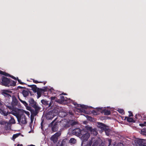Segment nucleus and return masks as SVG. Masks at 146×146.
Instances as JSON below:
<instances>
[{"label": "nucleus", "instance_id": "17", "mask_svg": "<svg viewBox=\"0 0 146 146\" xmlns=\"http://www.w3.org/2000/svg\"><path fill=\"white\" fill-rule=\"evenodd\" d=\"M28 86L32 88V90L34 92L36 93V92L38 88L35 85H28Z\"/></svg>", "mask_w": 146, "mask_h": 146}, {"label": "nucleus", "instance_id": "22", "mask_svg": "<svg viewBox=\"0 0 146 146\" xmlns=\"http://www.w3.org/2000/svg\"><path fill=\"white\" fill-rule=\"evenodd\" d=\"M67 139H66L62 140L60 145L59 146H66V141Z\"/></svg>", "mask_w": 146, "mask_h": 146}, {"label": "nucleus", "instance_id": "25", "mask_svg": "<svg viewBox=\"0 0 146 146\" xmlns=\"http://www.w3.org/2000/svg\"><path fill=\"white\" fill-rule=\"evenodd\" d=\"M56 98V97L55 96L51 97V101L49 103L48 107H50L51 106L52 104L53 103V101Z\"/></svg>", "mask_w": 146, "mask_h": 146}, {"label": "nucleus", "instance_id": "18", "mask_svg": "<svg viewBox=\"0 0 146 146\" xmlns=\"http://www.w3.org/2000/svg\"><path fill=\"white\" fill-rule=\"evenodd\" d=\"M29 92L30 93V92L29 91L23 90L22 92V94L23 96L24 97H26L29 95Z\"/></svg>", "mask_w": 146, "mask_h": 146}, {"label": "nucleus", "instance_id": "20", "mask_svg": "<svg viewBox=\"0 0 146 146\" xmlns=\"http://www.w3.org/2000/svg\"><path fill=\"white\" fill-rule=\"evenodd\" d=\"M127 119V121L129 122H134L135 121L133 119V118L131 117H125V119H124V120H125V119Z\"/></svg>", "mask_w": 146, "mask_h": 146}, {"label": "nucleus", "instance_id": "6", "mask_svg": "<svg viewBox=\"0 0 146 146\" xmlns=\"http://www.w3.org/2000/svg\"><path fill=\"white\" fill-rule=\"evenodd\" d=\"M6 110L7 109L5 108L4 105L1 102V104H0V113L4 116H6L9 114L8 112Z\"/></svg>", "mask_w": 146, "mask_h": 146}, {"label": "nucleus", "instance_id": "21", "mask_svg": "<svg viewBox=\"0 0 146 146\" xmlns=\"http://www.w3.org/2000/svg\"><path fill=\"white\" fill-rule=\"evenodd\" d=\"M36 92L37 95V98H39L41 96V94L42 92L41 88H38Z\"/></svg>", "mask_w": 146, "mask_h": 146}, {"label": "nucleus", "instance_id": "9", "mask_svg": "<svg viewBox=\"0 0 146 146\" xmlns=\"http://www.w3.org/2000/svg\"><path fill=\"white\" fill-rule=\"evenodd\" d=\"M74 105L76 106L77 107H80L81 108H80L79 110L81 112H83L84 113H86V111L84 109H87L88 108V106H87L84 105H81L77 104L76 102H74L73 103Z\"/></svg>", "mask_w": 146, "mask_h": 146}, {"label": "nucleus", "instance_id": "38", "mask_svg": "<svg viewBox=\"0 0 146 146\" xmlns=\"http://www.w3.org/2000/svg\"><path fill=\"white\" fill-rule=\"evenodd\" d=\"M146 123V122L144 121V123H140L139 125L140 126L143 127L145 126V124Z\"/></svg>", "mask_w": 146, "mask_h": 146}, {"label": "nucleus", "instance_id": "24", "mask_svg": "<svg viewBox=\"0 0 146 146\" xmlns=\"http://www.w3.org/2000/svg\"><path fill=\"white\" fill-rule=\"evenodd\" d=\"M91 134L94 135H96L98 134V132L96 129H92V130H91L90 132Z\"/></svg>", "mask_w": 146, "mask_h": 146}, {"label": "nucleus", "instance_id": "27", "mask_svg": "<svg viewBox=\"0 0 146 146\" xmlns=\"http://www.w3.org/2000/svg\"><path fill=\"white\" fill-rule=\"evenodd\" d=\"M85 128L87 131H90V132L91 130H92V127L89 126L88 125L86 126L85 127Z\"/></svg>", "mask_w": 146, "mask_h": 146}, {"label": "nucleus", "instance_id": "43", "mask_svg": "<svg viewBox=\"0 0 146 146\" xmlns=\"http://www.w3.org/2000/svg\"><path fill=\"white\" fill-rule=\"evenodd\" d=\"M4 75H5V76H9L10 75L9 74L5 72V74H4Z\"/></svg>", "mask_w": 146, "mask_h": 146}, {"label": "nucleus", "instance_id": "16", "mask_svg": "<svg viewBox=\"0 0 146 146\" xmlns=\"http://www.w3.org/2000/svg\"><path fill=\"white\" fill-rule=\"evenodd\" d=\"M145 140L143 139H139L137 141L136 143L140 146H143L144 145L143 141Z\"/></svg>", "mask_w": 146, "mask_h": 146}, {"label": "nucleus", "instance_id": "32", "mask_svg": "<svg viewBox=\"0 0 146 146\" xmlns=\"http://www.w3.org/2000/svg\"><path fill=\"white\" fill-rule=\"evenodd\" d=\"M77 123L78 122L77 121H72V122L71 123V125L72 126L76 125Z\"/></svg>", "mask_w": 146, "mask_h": 146}, {"label": "nucleus", "instance_id": "12", "mask_svg": "<svg viewBox=\"0 0 146 146\" xmlns=\"http://www.w3.org/2000/svg\"><path fill=\"white\" fill-rule=\"evenodd\" d=\"M12 100L11 103V104L12 106L13 107L14 106H16L18 104V101L17 98L15 96H13L12 98Z\"/></svg>", "mask_w": 146, "mask_h": 146}, {"label": "nucleus", "instance_id": "47", "mask_svg": "<svg viewBox=\"0 0 146 146\" xmlns=\"http://www.w3.org/2000/svg\"><path fill=\"white\" fill-rule=\"evenodd\" d=\"M18 98L19 99V100L20 101V100H21V99L20 98V97H19V95H18Z\"/></svg>", "mask_w": 146, "mask_h": 146}, {"label": "nucleus", "instance_id": "19", "mask_svg": "<svg viewBox=\"0 0 146 146\" xmlns=\"http://www.w3.org/2000/svg\"><path fill=\"white\" fill-rule=\"evenodd\" d=\"M58 138L54 135H53L50 138V139L54 143H56L57 142L58 140Z\"/></svg>", "mask_w": 146, "mask_h": 146}, {"label": "nucleus", "instance_id": "53", "mask_svg": "<svg viewBox=\"0 0 146 146\" xmlns=\"http://www.w3.org/2000/svg\"><path fill=\"white\" fill-rule=\"evenodd\" d=\"M137 117V115H135V117L136 118V117Z\"/></svg>", "mask_w": 146, "mask_h": 146}, {"label": "nucleus", "instance_id": "26", "mask_svg": "<svg viewBox=\"0 0 146 146\" xmlns=\"http://www.w3.org/2000/svg\"><path fill=\"white\" fill-rule=\"evenodd\" d=\"M69 142L70 143L74 144L76 142V140L74 138H71L70 139Z\"/></svg>", "mask_w": 146, "mask_h": 146}, {"label": "nucleus", "instance_id": "35", "mask_svg": "<svg viewBox=\"0 0 146 146\" xmlns=\"http://www.w3.org/2000/svg\"><path fill=\"white\" fill-rule=\"evenodd\" d=\"M6 122L4 121L0 120V124L1 125H3L6 124Z\"/></svg>", "mask_w": 146, "mask_h": 146}, {"label": "nucleus", "instance_id": "3", "mask_svg": "<svg viewBox=\"0 0 146 146\" xmlns=\"http://www.w3.org/2000/svg\"><path fill=\"white\" fill-rule=\"evenodd\" d=\"M18 121L21 124H25L27 123V118L24 113L23 112L17 113L15 115Z\"/></svg>", "mask_w": 146, "mask_h": 146}, {"label": "nucleus", "instance_id": "33", "mask_svg": "<svg viewBox=\"0 0 146 146\" xmlns=\"http://www.w3.org/2000/svg\"><path fill=\"white\" fill-rule=\"evenodd\" d=\"M31 79L33 80V82H34L35 83H36V84L38 83H42L43 82H41V81L39 82L37 80H35L33 79Z\"/></svg>", "mask_w": 146, "mask_h": 146}, {"label": "nucleus", "instance_id": "45", "mask_svg": "<svg viewBox=\"0 0 146 146\" xmlns=\"http://www.w3.org/2000/svg\"><path fill=\"white\" fill-rule=\"evenodd\" d=\"M92 119V117H89L88 118V119L89 120H90L91 119Z\"/></svg>", "mask_w": 146, "mask_h": 146}, {"label": "nucleus", "instance_id": "50", "mask_svg": "<svg viewBox=\"0 0 146 146\" xmlns=\"http://www.w3.org/2000/svg\"><path fill=\"white\" fill-rule=\"evenodd\" d=\"M42 123H43V122H42V121L41 122V126H42Z\"/></svg>", "mask_w": 146, "mask_h": 146}, {"label": "nucleus", "instance_id": "28", "mask_svg": "<svg viewBox=\"0 0 146 146\" xmlns=\"http://www.w3.org/2000/svg\"><path fill=\"white\" fill-rule=\"evenodd\" d=\"M111 114V112L110 110H106L105 111L104 114L105 115H108Z\"/></svg>", "mask_w": 146, "mask_h": 146}, {"label": "nucleus", "instance_id": "44", "mask_svg": "<svg viewBox=\"0 0 146 146\" xmlns=\"http://www.w3.org/2000/svg\"><path fill=\"white\" fill-rule=\"evenodd\" d=\"M7 108H8L9 109H11L12 108V107L11 106H7Z\"/></svg>", "mask_w": 146, "mask_h": 146}, {"label": "nucleus", "instance_id": "23", "mask_svg": "<svg viewBox=\"0 0 146 146\" xmlns=\"http://www.w3.org/2000/svg\"><path fill=\"white\" fill-rule=\"evenodd\" d=\"M41 102L45 106H48L49 105V103L48 101L45 100H41ZM48 107H49L48 106Z\"/></svg>", "mask_w": 146, "mask_h": 146}, {"label": "nucleus", "instance_id": "46", "mask_svg": "<svg viewBox=\"0 0 146 146\" xmlns=\"http://www.w3.org/2000/svg\"><path fill=\"white\" fill-rule=\"evenodd\" d=\"M23 146V145L22 144H18L17 145V146Z\"/></svg>", "mask_w": 146, "mask_h": 146}, {"label": "nucleus", "instance_id": "5", "mask_svg": "<svg viewBox=\"0 0 146 146\" xmlns=\"http://www.w3.org/2000/svg\"><path fill=\"white\" fill-rule=\"evenodd\" d=\"M100 141V139L99 138H97L96 137H92L89 142V145L91 146L93 143L92 146H98Z\"/></svg>", "mask_w": 146, "mask_h": 146}, {"label": "nucleus", "instance_id": "29", "mask_svg": "<svg viewBox=\"0 0 146 146\" xmlns=\"http://www.w3.org/2000/svg\"><path fill=\"white\" fill-rule=\"evenodd\" d=\"M61 135V133L60 132H56L54 134V135L55 136L57 137L58 138V137L60 136Z\"/></svg>", "mask_w": 146, "mask_h": 146}, {"label": "nucleus", "instance_id": "40", "mask_svg": "<svg viewBox=\"0 0 146 146\" xmlns=\"http://www.w3.org/2000/svg\"><path fill=\"white\" fill-rule=\"evenodd\" d=\"M9 77L11 78H12L14 80H17V78L15 77L14 76H13L10 75L9 76Z\"/></svg>", "mask_w": 146, "mask_h": 146}, {"label": "nucleus", "instance_id": "34", "mask_svg": "<svg viewBox=\"0 0 146 146\" xmlns=\"http://www.w3.org/2000/svg\"><path fill=\"white\" fill-rule=\"evenodd\" d=\"M118 111L120 113L123 114L124 113V110L123 109H119L118 110Z\"/></svg>", "mask_w": 146, "mask_h": 146}, {"label": "nucleus", "instance_id": "4", "mask_svg": "<svg viewBox=\"0 0 146 146\" xmlns=\"http://www.w3.org/2000/svg\"><path fill=\"white\" fill-rule=\"evenodd\" d=\"M81 139L82 141V142L87 141L90 136V133L84 130H82V134L80 135Z\"/></svg>", "mask_w": 146, "mask_h": 146}, {"label": "nucleus", "instance_id": "8", "mask_svg": "<svg viewBox=\"0 0 146 146\" xmlns=\"http://www.w3.org/2000/svg\"><path fill=\"white\" fill-rule=\"evenodd\" d=\"M11 91L8 90H3L2 91L1 94L6 99L9 101V99H10L11 96L9 93H11Z\"/></svg>", "mask_w": 146, "mask_h": 146}, {"label": "nucleus", "instance_id": "10", "mask_svg": "<svg viewBox=\"0 0 146 146\" xmlns=\"http://www.w3.org/2000/svg\"><path fill=\"white\" fill-rule=\"evenodd\" d=\"M97 126L99 128L101 129L102 130L105 131H108V129L107 128L106 126L103 123H98Z\"/></svg>", "mask_w": 146, "mask_h": 146}, {"label": "nucleus", "instance_id": "48", "mask_svg": "<svg viewBox=\"0 0 146 146\" xmlns=\"http://www.w3.org/2000/svg\"><path fill=\"white\" fill-rule=\"evenodd\" d=\"M27 146H35V145H28Z\"/></svg>", "mask_w": 146, "mask_h": 146}, {"label": "nucleus", "instance_id": "31", "mask_svg": "<svg viewBox=\"0 0 146 146\" xmlns=\"http://www.w3.org/2000/svg\"><path fill=\"white\" fill-rule=\"evenodd\" d=\"M17 80L18 82L20 84H26L25 83L22 82H21V80L20 79H19V78H18V77H17Z\"/></svg>", "mask_w": 146, "mask_h": 146}, {"label": "nucleus", "instance_id": "56", "mask_svg": "<svg viewBox=\"0 0 146 146\" xmlns=\"http://www.w3.org/2000/svg\"><path fill=\"white\" fill-rule=\"evenodd\" d=\"M88 146H89V143L88 144Z\"/></svg>", "mask_w": 146, "mask_h": 146}, {"label": "nucleus", "instance_id": "14", "mask_svg": "<svg viewBox=\"0 0 146 146\" xmlns=\"http://www.w3.org/2000/svg\"><path fill=\"white\" fill-rule=\"evenodd\" d=\"M60 99H57L55 101L60 104H62L64 102V101H66L64 97L60 95Z\"/></svg>", "mask_w": 146, "mask_h": 146}, {"label": "nucleus", "instance_id": "51", "mask_svg": "<svg viewBox=\"0 0 146 146\" xmlns=\"http://www.w3.org/2000/svg\"><path fill=\"white\" fill-rule=\"evenodd\" d=\"M63 94L64 95H66V93H63V94Z\"/></svg>", "mask_w": 146, "mask_h": 146}, {"label": "nucleus", "instance_id": "37", "mask_svg": "<svg viewBox=\"0 0 146 146\" xmlns=\"http://www.w3.org/2000/svg\"><path fill=\"white\" fill-rule=\"evenodd\" d=\"M128 112L129 113V117H130L131 116H133V114L132 113L131 111H129Z\"/></svg>", "mask_w": 146, "mask_h": 146}, {"label": "nucleus", "instance_id": "30", "mask_svg": "<svg viewBox=\"0 0 146 146\" xmlns=\"http://www.w3.org/2000/svg\"><path fill=\"white\" fill-rule=\"evenodd\" d=\"M20 135V133L16 134L13 135V139H15L17 137H18Z\"/></svg>", "mask_w": 146, "mask_h": 146}, {"label": "nucleus", "instance_id": "41", "mask_svg": "<svg viewBox=\"0 0 146 146\" xmlns=\"http://www.w3.org/2000/svg\"><path fill=\"white\" fill-rule=\"evenodd\" d=\"M108 141H109V146L111 144V140L110 139H108Z\"/></svg>", "mask_w": 146, "mask_h": 146}, {"label": "nucleus", "instance_id": "15", "mask_svg": "<svg viewBox=\"0 0 146 146\" xmlns=\"http://www.w3.org/2000/svg\"><path fill=\"white\" fill-rule=\"evenodd\" d=\"M20 101L26 107L28 110L29 111L31 110V107L28 106V104L25 101H23L22 100H20Z\"/></svg>", "mask_w": 146, "mask_h": 146}, {"label": "nucleus", "instance_id": "39", "mask_svg": "<svg viewBox=\"0 0 146 146\" xmlns=\"http://www.w3.org/2000/svg\"><path fill=\"white\" fill-rule=\"evenodd\" d=\"M5 72L1 70H0V74L3 75H4V74H5Z\"/></svg>", "mask_w": 146, "mask_h": 146}, {"label": "nucleus", "instance_id": "7", "mask_svg": "<svg viewBox=\"0 0 146 146\" xmlns=\"http://www.w3.org/2000/svg\"><path fill=\"white\" fill-rule=\"evenodd\" d=\"M57 118H56L50 123L49 125V127H52V130L53 132L56 131L58 130V127L57 124V122H55L53 125L55 121Z\"/></svg>", "mask_w": 146, "mask_h": 146}, {"label": "nucleus", "instance_id": "54", "mask_svg": "<svg viewBox=\"0 0 146 146\" xmlns=\"http://www.w3.org/2000/svg\"><path fill=\"white\" fill-rule=\"evenodd\" d=\"M31 122H32V123L33 122V121H32V119H31Z\"/></svg>", "mask_w": 146, "mask_h": 146}, {"label": "nucleus", "instance_id": "52", "mask_svg": "<svg viewBox=\"0 0 146 146\" xmlns=\"http://www.w3.org/2000/svg\"><path fill=\"white\" fill-rule=\"evenodd\" d=\"M13 121H14V122H13V123H15V120L13 119Z\"/></svg>", "mask_w": 146, "mask_h": 146}, {"label": "nucleus", "instance_id": "42", "mask_svg": "<svg viewBox=\"0 0 146 146\" xmlns=\"http://www.w3.org/2000/svg\"><path fill=\"white\" fill-rule=\"evenodd\" d=\"M26 88L24 87H23L21 86H18L17 87V89H19V88L20 89H23V88Z\"/></svg>", "mask_w": 146, "mask_h": 146}, {"label": "nucleus", "instance_id": "36", "mask_svg": "<svg viewBox=\"0 0 146 146\" xmlns=\"http://www.w3.org/2000/svg\"><path fill=\"white\" fill-rule=\"evenodd\" d=\"M47 87H44V89H41V90L42 92H46L47 90Z\"/></svg>", "mask_w": 146, "mask_h": 146}, {"label": "nucleus", "instance_id": "58", "mask_svg": "<svg viewBox=\"0 0 146 146\" xmlns=\"http://www.w3.org/2000/svg\"><path fill=\"white\" fill-rule=\"evenodd\" d=\"M142 131V132H143V131H142H142Z\"/></svg>", "mask_w": 146, "mask_h": 146}, {"label": "nucleus", "instance_id": "55", "mask_svg": "<svg viewBox=\"0 0 146 146\" xmlns=\"http://www.w3.org/2000/svg\"><path fill=\"white\" fill-rule=\"evenodd\" d=\"M144 135H145V136H146V134H144Z\"/></svg>", "mask_w": 146, "mask_h": 146}, {"label": "nucleus", "instance_id": "11", "mask_svg": "<svg viewBox=\"0 0 146 146\" xmlns=\"http://www.w3.org/2000/svg\"><path fill=\"white\" fill-rule=\"evenodd\" d=\"M54 110H53L52 112H49L46 115V118L47 120L52 119L55 116L53 113L54 112Z\"/></svg>", "mask_w": 146, "mask_h": 146}, {"label": "nucleus", "instance_id": "49", "mask_svg": "<svg viewBox=\"0 0 146 146\" xmlns=\"http://www.w3.org/2000/svg\"><path fill=\"white\" fill-rule=\"evenodd\" d=\"M46 82H43V84L44 85H45V84L46 83Z\"/></svg>", "mask_w": 146, "mask_h": 146}, {"label": "nucleus", "instance_id": "57", "mask_svg": "<svg viewBox=\"0 0 146 146\" xmlns=\"http://www.w3.org/2000/svg\"><path fill=\"white\" fill-rule=\"evenodd\" d=\"M143 146H146V145H143Z\"/></svg>", "mask_w": 146, "mask_h": 146}, {"label": "nucleus", "instance_id": "13", "mask_svg": "<svg viewBox=\"0 0 146 146\" xmlns=\"http://www.w3.org/2000/svg\"><path fill=\"white\" fill-rule=\"evenodd\" d=\"M82 130H81L80 128H76L74 129L72 131L73 133H74L76 135H78L79 136L82 134Z\"/></svg>", "mask_w": 146, "mask_h": 146}, {"label": "nucleus", "instance_id": "1", "mask_svg": "<svg viewBox=\"0 0 146 146\" xmlns=\"http://www.w3.org/2000/svg\"><path fill=\"white\" fill-rule=\"evenodd\" d=\"M29 105L35 109V110L32 109L30 111L31 113L34 115L35 116L38 113L39 111L40 110V108L38 106L37 103L35 102L33 98H31L29 100Z\"/></svg>", "mask_w": 146, "mask_h": 146}, {"label": "nucleus", "instance_id": "2", "mask_svg": "<svg viewBox=\"0 0 146 146\" xmlns=\"http://www.w3.org/2000/svg\"><path fill=\"white\" fill-rule=\"evenodd\" d=\"M1 81L0 82V84L5 86H15L16 85V82L14 81L10 78H8L4 76L1 78Z\"/></svg>", "mask_w": 146, "mask_h": 146}]
</instances>
